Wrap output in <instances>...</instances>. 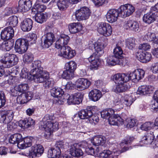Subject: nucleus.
<instances>
[{"instance_id": "nucleus-1", "label": "nucleus", "mask_w": 158, "mask_h": 158, "mask_svg": "<svg viewBox=\"0 0 158 158\" xmlns=\"http://www.w3.org/2000/svg\"><path fill=\"white\" fill-rule=\"evenodd\" d=\"M70 40L68 35L62 34L56 40L55 47L57 49H60L59 55L67 59L73 58L76 55L75 51L67 45Z\"/></svg>"}, {"instance_id": "nucleus-2", "label": "nucleus", "mask_w": 158, "mask_h": 158, "mask_svg": "<svg viewBox=\"0 0 158 158\" xmlns=\"http://www.w3.org/2000/svg\"><path fill=\"white\" fill-rule=\"evenodd\" d=\"M55 119V117L52 114H46L43 118V124L41 125V127L42 130L45 131L44 136L46 139L50 137L53 131L58 129V123L52 122Z\"/></svg>"}, {"instance_id": "nucleus-3", "label": "nucleus", "mask_w": 158, "mask_h": 158, "mask_svg": "<svg viewBox=\"0 0 158 158\" xmlns=\"http://www.w3.org/2000/svg\"><path fill=\"white\" fill-rule=\"evenodd\" d=\"M37 39V36L36 34L30 33L26 39H19L16 40L15 49L16 52L19 54L23 53L28 49V45L35 43Z\"/></svg>"}, {"instance_id": "nucleus-4", "label": "nucleus", "mask_w": 158, "mask_h": 158, "mask_svg": "<svg viewBox=\"0 0 158 158\" xmlns=\"http://www.w3.org/2000/svg\"><path fill=\"white\" fill-rule=\"evenodd\" d=\"M19 59L16 55L6 53L2 57L0 62L2 64L0 65V77H2L4 73V70L3 68H9L16 65L18 63Z\"/></svg>"}, {"instance_id": "nucleus-5", "label": "nucleus", "mask_w": 158, "mask_h": 158, "mask_svg": "<svg viewBox=\"0 0 158 158\" xmlns=\"http://www.w3.org/2000/svg\"><path fill=\"white\" fill-rule=\"evenodd\" d=\"M39 75L40 76L33 79L35 82L37 83H41L44 81L43 85L46 89H49L53 86L54 81L52 79L49 78L48 75L43 74Z\"/></svg>"}, {"instance_id": "nucleus-6", "label": "nucleus", "mask_w": 158, "mask_h": 158, "mask_svg": "<svg viewBox=\"0 0 158 158\" xmlns=\"http://www.w3.org/2000/svg\"><path fill=\"white\" fill-rule=\"evenodd\" d=\"M55 40V37L53 33H47L41 37V45L44 48H48L52 44Z\"/></svg>"}, {"instance_id": "nucleus-7", "label": "nucleus", "mask_w": 158, "mask_h": 158, "mask_svg": "<svg viewBox=\"0 0 158 158\" xmlns=\"http://www.w3.org/2000/svg\"><path fill=\"white\" fill-rule=\"evenodd\" d=\"M55 40V37L53 33H47L41 37V45L44 48H48L52 44Z\"/></svg>"}, {"instance_id": "nucleus-8", "label": "nucleus", "mask_w": 158, "mask_h": 158, "mask_svg": "<svg viewBox=\"0 0 158 158\" xmlns=\"http://www.w3.org/2000/svg\"><path fill=\"white\" fill-rule=\"evenodd\" d=\"M90 13L89 8L86 7H81L75 12L76 19L79 21L86 20L89 17Z\"/></svg>"}, {"instance_id": "nucleus-9", "label": "nucleus", "mask_w": 158, "mask_h": 158, "mask_svg": "<svg viewBox=\"0 0 158 158\" xmlns=\"http://www.w3.org/2000/svg\"><path fill=\"white\" fill-rule=\"evenodd\" d=\"M14 114L12 110L2 111L0 112V122L5 124H9L11 126L13 124L10 122Z\"/></svg>"}, {"instance_id": "nucleus-10", "label": "nucleus", "mask_w": 158, "mask_h": 158, "mask_svg": "<svg viewBox=\"0 0 158 158\" xmlns=\"http://www.w3.org/2000/svg\"><path fill=\"white\" fill-rule=\"evenodd\" d=\"M41 62L39 60L34 61L31 64L33 69L30 71V74L33 76V79L43 74V68L41 67Z\"/></svg>"}, {"instance_id": "nucleus-11", "label": "nucleus", "mask_w": 158, "mask_h": 158, "mask_svg": "<svg viewBox=\"0 0 158 158\" xmlns=\"http://www.w3.org/2000/svg\"><path fill=\"white\" fill-rule=\"evenodd\" d=\"M97 31L100 34L107 37L112 34V28L110 24L102 22L99 24Z\"/></svg>"}, {"instance_id": "nucleus-12", "label": "nucleus", "mask_w": 158, "mask_h": 158, "mask_svg": "<svg viewBox=\"0 0 158 158\" xmlns=\"http://www.w3.org/2000/svg\"><path fill=\"white\" fill-rule=\"evenodd\" d=\"M118 9L120 16L123 18L131 15L135 10L134 6L129 4L121 6Z\"/></svg>"}, {"instance_id": "nucleus-13", "label": "nucleus", "mask_w": 158, "mask_h": 158, "mask_svg": "<svg viewBox=\"0 0 158 158\" xmlns=\"http://www.w3.org/2000/svg\"><path fill=\"white\" fill-rule=\"evenodd\" d=\"M118 16H120L119 9H110L108 11L106 15L107 20L110 23L116 22Z\"/></svg>"}, {"instance_id": "nucleus-14", "label": "nucleus", "mask_w": 158, "mask_h": 158, "mask_svg": "<svg viewBox=\"0 0 158 158\" xmlns=\"http://www.w3.org/2000/svg\"><path fill=\"white\" fill-rule=\"evenodd\" d=\"M44 148L40 144H36L32 146L29 151L28 156L32 158L35 156L39 157L43 153Z\"/></svg>"}, {"instance_id": "nucleus-15", "label": "nucleus", "mask_w": 158, "mask_h": 158, "mask_svg": "<svg viewBox=\"0 0 158 158\" xmlns=\"http://www.w3.org/2000/svg\"><path fill=\"white\" fill-rule=\"evenodd\" d=\"M33 93L31 91L21 93L18 96L17 100L20 104H24L33 98Z\"/></svg>"}, {"instance_id": "nucleus-16", "label": "nucleus", "mask_w": 158, "mask_h": 158, "mask_svg": "<svg viewBox=\"0 0 158 158\" xmlns=\"http://www.w3.org/2000/svg\"><path fill=\"white\" fill-rule=\"evenodd\" d=\"M114 80L116 84L127 83L130 80L129 74L118 73L113 77Z\"/></svg>"}, {"instance_id": "nucleus-17", "label": "nucleus", "mask_w": 158, "mask_h": 158, "mask_svg": "<svg viewBox=\"0 0 158 158\" xmlns=\"http://www.w3.org/2000/svg\"><path fill=\"white\" fill-rule=\"evenodd\" d=\"M14 36V31L13 28L10 27H5L1 31V37L2 39L9 40L12 39Z\"/></svg>"}, {"instance_id": "nucleus-18", "label": "nucleus", "mask_w": 158, "mask_h": 158, "mask_svg": "<svg viewBox=\"0 0 158 158\" xmlns=\"http://www.w3.org/2000/svg\"><path fill=\"white\" fill-rule=\"evenodd\" d=\"M91 82L87 79H78L76 82L75 85L78 90H82L89 87Z\"/></svg>"}, {"instance_id": "nucleus-19", "label": "nucleus", "mask_w": 158, "mask_h": 158, "mask_svg": "<svg viewBox=\"0 0 158 158\" xmlns=\"http://www.w3.org/2000/svg\"><path fill=\"white\" fill-rule=\"evenodd\" d=\"M94 112L93 106H88L86 109L82 110L78 113V116L81 119H89Z\"/></svg>"}, {"instance_id": "nucleus-20", "label": "nucleus", "mask_w": 158, "mask_h": 158, "mask_svg": "<svg viewBox=\"0 0 158 158\" xmlns=\"http://www.w3.org/2000/svg\"><path fill=\"white\" fill-rule=\"evenodd\" d=\"M108 122L111 125L119 126L124 124V120L120 115L114 113L109 118Z\"/></svg>"}, {"instance_id": "nucleus-21", "label": "nucleus", "mask_w": 158, "mask_h": 158, "mask_svg": "<svg viewBox=\"0 0 158 158\" xmlns=\"http://www.w3.org/2000/svg\"><path fill=\"white\" fill-rule=\"evenodd\" d=\"M154 132L152 131L145 132L142 136L140 141V143L145 144H150L155 138Z\"/></svg>"}, {"instance_id": "nucleus-22", "label": "nucleus", "mask_w": 158, "mask_h": 158, "mask_svg": "<svg viewBox=\"0 0 158 158\" xmlns=\"http://www.w3.org/2000/svg\"><path fill=\"white\" fill-rule=\"evenodd\" d=\"M130 87V85L127 83L116 84L113 86L112 90L118 94L127 91Z\"/></svg>"}, {"instance_id": "nucleus-23", "label": "nucleus", "mask_w": 158, "mask_h": 158, "mask_svg": "<svg viewBox=\"0 0 158 158\" xmlns=\"http://www.w3.org/2000/svg\"><path fill=\"white\" fill-rule=\"evenodd\" d=\"M83 95L80 92L75 93L70 95L69 105L79 104L82 102Z\"/></svg>"}, {"instance_id": "nucleus-24", "label": "nucleus", "mask_w": 158, "mask_h": 158, "mask_svg": "<svg viewBox=\"0 0 158 158\" xmlns=\"http://www.w3.org/2000/svg\"><path fill=\"white\" fill-rule=\"evenodd\" d=\"M154 89L152 85H143L139 86L136 92L137 94L140 95L149 94L152 93Z\"/></svg>"}, {"instance_id": "nucleus-25", "label": "nucleus", "mask_w": 158, "mask_h": 158, "mask_svg": "<svg viewBox=\"0 0 158 158\" xmlns=\"http://www.w3.org/2000/svg\"><path fill=\"white\" fill-rule=\"evenodd\" d=\"M145 72L141 69H138L129 74L130 80H135L137 81L142 79L144 77Z\"/></svg>"}, {"instance_id": "nucleus-26", "label": "nucleus", "mask_w": 158, "mask_h": 158, "mask_svg": "<svg viewBox=\"0 0 158 158\" xmlns=\"http://www.w3.org/2000/svg\"><path fill=\"white\" fill-rule=\"evenodd\" d=\"M32 6L31 2L30 0H20L19 2L18 9L21 12L28 11Z\"/></svg>"}, {"instance_id": "nucleus-27", "label": "nucleus", "mask_w": 158, "mask_h": 158, "mask_svg": "<svg viewBox=\"0 0 158 158\" xmlns=\"http://www.w3.org/2000/svg\"><path fill=\"white\" fill-rule=\"evenodd\" d=\"M136 56L137 59L143 63L149 62L152 58L151 53L147 52H138Z\"/></svg>"}, {"instance_id": "nucleus-28", "label": "nucleus", "mask_w": 158, "mask_h": 158, "mask_svg": "<svg viewBox=\"0 0 158 158\" xmlns=\"http://www.w3.org/2000/svg\"><path fill=\"white\" fill-rule=\"evenodd\" d=\"M33 139V137L31 136H27L23 138L22 137L21 141L19 143L18 148L23 149L31 146Z\"/></svg>"}, {"instance_id": "nucleus-29", "label": "nucleus", "mask_w": 158, "mask_h": 158, "mask_svg": "<svg viewBox=\"0 0 158 158\" xmlns=\"http://www.w3.org/2000/svg\"><path fill=\"white\" fill-rule=\"evenodd\" d=\"M102 96L101 92L96 89L92 90L89 94V99L94 102L98 101Z\"/></svg>"}, {"instance_id": "nucleus-30", "label": "nucleus", "mask_w": 158, "mask_h": 158, "mask_svg": "<svg viewBox=\"0 0 158 158\" xmlns=\"http://www.w3.org/2000/svg\"><path fill=\"white\" fill-rule=\"evenodd\" d=\"M69 152L71 156L75 157H80L83 154L82 150L76 143L71 145L69 149Z\"/></svg>"}, {"instance_id": "nucleus-31", "label": "nucleus", "mask_w": 158, "mask_h": 158, "mask_svg": "<svg viewBox=\"0 0 158 158\" xmlns=\"http://www.w3.org/2000/svg\"><path fill=\"white\" fill-rule=\"evenodd\" d=\"M15 41L14 39L6 40L2 42L0 48L5 51H9L14 47Z\"/></svg>"}, {"instance_id": "nucleus-32", "label": "nucleus", "mask_w": 158, "mask_h": 158, "mask_svg": "<svg viewBox=\"0 0 158 158\" xmlns=\"http://www.w3.org/2000/svg\"><path fill=\"white\" fill-rule=\"evenodd\" d=\"M35 124V121L30 117L26 118L19 122V126L23 129L28 128Z\"/></svg>"}, {"instance_id": "nucleus-33", "label": "nucleus", "mask_w": 158, "mask_h": 158, "mask_svg": "<svg viewBox=\"0 0 158 158\" xmlns=\"http://www.w3.org/2000/svg\"><path fill=\"white\" fill-rule=\"evenodd\" d=\"M124 27L127 30H129L134 31H138L139 25L138 23L136 21L128 20L124 25Z\"/></svg>"}, {"instance_id": "nucleus-34", "label": "nucleus", "mask_w": 158, "mask_h": 158, "mask_svg": "<svg viewBox=\"0 0 158 158\" xmlns=\"http://www.w3.org/2000/svg\"><path fill=\"white\" fill-rule=\"evenodd\" d=\"M33 21L30 19L27 18L24 20L21 24V27L23 31H29L32 29Z\"/></svg>"}, {"instance_id": "nucleus-35", "label": "nucleus", "mask_w": 158, "mask_h": 158, "mask_svg": "<svg viewBox=\"0 0 158 158\" xmlns=\"http://www.w3.org/2000/svg\"><path fill=\"white\" fill-rule=\"evenodd\" d=\"M144 38L147 41L152 42V45H153V47H157L158 37H156L154 33L148 32L145 35Z\"/></svg>"}, {"instance_id": "nucleus-36", "label": "nucleus", "mask_w": 158, "mask_h": 158, "mask_svg": "<svg viewBox=\"0 0 158 158\" xmlns=\"http://www.w3.org/2000/svg\"><path fill=\"white\" fill-rule=\"evenodd\" d=\"M49 158H62L61 149L57 148H52L48 152Z\"/></svg>"}, {"instance_id": "nucleus-37", "label": "nucleus", "mask_w": 158, "mask_h": 158, "mask_svg": "<svg viewBox=\"0 0 158 158\" xmlns=\"http://www.w3.org/2000/svg\"><path fill=\"white\" fill-rule=\"evenodd\" d=\"M88 60L90 63V69L92 70L97 69L100 65V60L98 58H96L94 55H91L88 58Z\"/></svg>"}, {"instance_id": "nucleus-38", "label": "nucleus", "mask_w": 158, "mask_h": 158, "mask_svg": "<svg viewBox=\"0 0 158 158\" xmlns=\"http://www.w3.org/2000/svg\"><path fill=\"white\" fill-rule=\"evenodd\" d=\"M104 44L102 42H98L95 47L94 52L92 55L97 56V57L101 56L104 53Z\"/></svg>"}, {"instance_id": "nucleus-39", "label": "nucleus", "mask_w": 158, "mask_h": 158, "mask_svg": "<svg viewBox=\"0 0 158 158\" xmlns=\"http://www.w3.org/2000/svg\"><path fill=\"white\" fill-rule=\"evenodd\" d=\"M82 28V24L80 23H73L69 24V29L71 33L75 34L80 32Z\"/></svg>"}, {"instance_id": "nucleus-40", "label": "nucleus", "mask_w": 158, "mask_h": 158, "mask_svg": "<svg viewBox=\"0 0 158 158\" xmlns=\"http://www.w3.org/2000/svg\"><path fill=\"white\" fill-rule=\"evenodd\" d=\"M106 64L109 66H113L119 63L120 60L113 55L109 56L106 58Z\"/></svg>"}, {"instance_id": "nucleus-41", "label": "nucleus", "mask_w": 158, "mask_h": 158, "mask_svg": "<svg viewBox=\"0 0 158 158\" xmlns=\"http://www.w3.org/2000/svg\"><path fill=\"white\" fill-rule=\"evenodd\" d=\"M115 113V110L112 108H109L104 110L101 112V117L104 119L109 120L110 117Z\"/></svg>"}, {"instance_id": "nucleus-42", "label": "nucleus", "mask_w": 158, "mask_h": 158, "mask_svg": "<svg viewBox=\"0 0 158 158\" xmlns=\"http://www.w3.org/2000/svg\"><path fill=\"white\" fill-rule=\"evenodd\" d=\"M22 136L20 134L18 133L11 135L9 139V142L10 143L13 144H17L18 147V144L21 141Z\"/></svg>"}, {"instance_id": "nucleus-43", "label": "nucleus", "mask_w": 158, "mask_h": 158, "mask_svg": "<svg viewBox=\"0 0 158 158\" xmlns=\"http://www.w3.org/2000/svg\"><path fill=\"white\" fill-rule=\"evenodd\" d=\"M51 95L55 98L61 97L64 93V91L60 88L55 87L51 90Z\"/></svg>"}, {"instance_id": "nucleus-44", "label": "nucleus", "mask_w": 158, "mask_h": 158, "mask_svg": "<svg viewBox=\"0 0 158 158\" xmlns=\"http://www.w3.org/2000/svg\"><path fill=\"white\" fill-rule=\"evenodd\" d=\"M135 100L132 95H126L124 97H122V101L123 104L127 106H130Z\"/></svg>"}, {"instance_id": "nucleus-45", "label": "nucleus", "mask_w": 158, "mask_h": 158, "mask_svg": "<svg viewBox=\"0 0 158 158\" xmlns=\"http://www.w3.org/2000/svg\"><path fill=\"white\" fill-rule=\"evenodd\" d=\"M18 19L17 16H12L9 17L6 20L7 25L12 27H15L18 23Z\"/></svg>"}, {"instance_id": "nucleus-46", "label": "nucleus", "mask_w": 158, "mask_h": 158, "mask_svg": "<svg viewBox=\"0 0 158 158\" xmlns=\"http://www.w3.org/2000/svg\"><path fill=\"white\" fill-rule=\"evenodd\" d=\"M134 138L132 137L128 136L126 137L125 139L121 142L120 145V146L122 147H123V149L125 151L128 150V147L126 146L127 145L130 144L132 142V141L134 140Z\"/></svg>"}, {"instance_id": "nucleus-47", "label": "nucleus", "mask_w": 158, "mask_h": 158, "mask_svg": "<svg viewBox=\"0 0 158 158\" xmlns=\"http://www.w3.org/2000/svg\"><path fill=\"white\" fill-rule=\"evenodd\" d=\"M156 19L150 13H147L144 14L143 17V21L145 23L148 24L151 23L155 21Z\"/></svg>"}, {"instance_id": "nucleus-48", "label": "nucleus", "mask_w": 158, "mask_h": 158, "mask_svg": "<svg viewBox=\"0 0 158 158\" xmlns=\"http://www.w3.org/2000/svg\"><path fill=\"white\" fill-rule=\"evenodd\" d=\"M27 69L26 68H23L22 69L20 73L21 77L23 78H27L31 81L34 80L33 76L30 74V72L29 73Z\"/></svg>"}, {"instance_id": "nucleus-49", "label": "nucleus", "mask_w": 158, "mask_h": 158, "mask_svg": "<svg viewBox=\"0 0 158 158\" xmlns=\"http://www.w3.org/2000/svg\"><path fill=\"white\" fill-rule=\"evenodd\" d=\"M114 56L116 57L119 60L123 57V52L122 48L119 46L116 45L113 50Z\"/></svg>"}, {"instance_id": "nucleus-50", "label": "nucleus", "mask_w": 158, "mask_h": 158, "mask_svg": "<svg viewBox=\"0 0 158 158\" xmlns=\"http://www.w3.org/2000/svg\"><path fill=\"white\" fill-rule=\"evenodd\" d=\"M102 136V135H98L94 137L93 140L91 141L94 146L97 147L104 143V140Z\"/></svg>"}, {"instance_id": "nucleus-51", "label": "nucleus", "mask_w": 158, "mask_h": 158, "mask_svg": "<svg viewBox=\"0 0 158 158\" xmlns=\"http://www.w3.org/2000/svg\"><path fill=\"white\" fill-rule=\"evenodd\" d=\"M68 1L67 0H59L57 3L58 9L61 11L65 10L68 6Z\"/></svg>"}, {"instance_id": "nucleus-52", "label": "nucleus", "mask_w": 158, "mask_h": 158, "mask_svg": "<svg viewBox=\"0 0 158 158\" xmlns=\"http://www.w3.org/2000/svg\"><path fill=\"white\" fill-rule=\"evenodd\" d=\"M35 21L42 23L46 21V17L45 14L41 13H36L35 17Z\"/></svg>"}, {"instance_id": "nucleus-53", "label": "nucleus", "mask_w": 158, "mask_h": 158, "mask_svg": "<svg viewBox=\"0 0 158 158\" xmlns=\"http://www.w3.org/2000/svg\"><path fill=\"white\" fill-rule=\"evenodd\" d=\"M46 9V6L44 5L36 3L34 7L32 8V10L35 12L36 10L37 13H40L43 12Z\"/></svg>"}, {"instance_id": "nucleus-54", "label": "nucleus", "mask_w": 158, "mask_h": 158, "mask_svg": "<svg viewBox=\"0 0 158 158\" xmlns=\"http://www.w3.org/2000/svg\"><path fill=\"white\" fill-rule=\"evenodd\" d=\"M77 64L75 61H71L66 63L65 66L66 69L74 73L77 68Z\"/></svg>"}, {"instance_id": "nucleus-55", "label": "nucleus", "mask_w": 158, "mask_h": 158, "mask_svg": "<svg viewBox=\"0 0 158 158\" xmlns=\"http://www.w3.org/2000/svg\"><path fill=\"white\" fill-rule=\"evenodd\" d=\"M153 98L156 102L152 105V109L155 112L158 111V90H156L154 94Z\"/></svg>"}, {"instance_id": "nucleus-56", "label": "nucleus", "mask_w": 158, "mask_h": 158, "mask_svg": "<svg viewBox=\"0 0 158 158\" xmlns=\"http://www.w3.org/2000/svg\"><path fill=\"white\" fill-rule=\"evenodd\" d=\"M34 55L31 53H27L25 54L23 56V61L26 63H30L34 60Z\"/></svg>"}, {"instance_id": "nucleus-57", "label": "nucleus", "mask_w": 158, "mask_h": 158, "mask_svg": "<svg viewBox=\"0 0 158 158\" xmlns=\"http://www.w3.org/2000/svg\"><path fill=\"white\" fill-rule=\"evenodd\" d=\"M74 75V73L67 69L63 72L61 75L62 77L67 80H70L72 79Z\"/></svg>"}, {"instance_id": "nucleus-58", "label": "nucleus", "mask_w": 158, "mask_h": 158, "mask_svg": "<svg viewBox=\"0 0 158 158\" xmlns=\"http://www.w3.org/2000/svg\"><path fill=\"white\" fill-rule=\"evenodd\" d=\"M126 46L129 49L133 50L135 47V39L132 38L127 39L126 41Z\"/></svg>"}, {"instance_id": "nucleus-59", "label": "nucleus", "mask_w": 158, "mask_h": 158, "mask_svg": "<svg viewBox=\"0 0 158 158\" xmlns=\"http://www.w3.org/2000/svg\"><path fill=\"white\" fill-rule=\"evenodd\" d=\"M29 88L28 85L26 83H22L16 86V89L19 91L20 93H24Z\"/></svg>"}, {"instance_id": "nucleus-60", "label": "nucleus", "mask_w": 158, "mask_h": 158, "mask_svg": "<svg viewBox=\"0 0 158 158\" xmlns=\"http://www.w3.org/2000/svg\"><path fill=\"white\" fill-rule=\"evenodd\" d=\"M156 19H158V4L157 3L155 6L151 8L150 11L149 12Z\"/></svg>"}, {"instance_id": "nucleus-61", "label": "nucleus", "mask_w": 158, "mask_h": 158, "mask_svg": "<svg viewBox=\"0 0 158 158\" xmlns=\"http://www.w3.org/2000/svg\"><path fill=\"white\" fill-rule=\"evenodd\" d=\"M88 120L92 124H96L99 121V119L97 114H93H93L89 117Z\"/></svg>"}, {"instance_id": "nucleus-62", "label": "nucleus", "mask_w": 158, "mask_h": 158, "mask_svg": "<svg viewBox=\"0 0 158 158\" xmlns=\"http://www.w3.org/2000/svg\"><path fill=\"white\" fill-rule=\"evenodd\" d=\"M153 123L151 122H146L141 125L140 128L143 130L146 131L150 130L152 127Z\"/></svg>"}, {"instance_id": "nucleus-63", "label": "nucleus", "mask_w": 158, "mask_h": 158, "mask_svg": "<svg viewBox=\"0 0 158 158\" xmlns=\"http://www.w3.org/2000/svg\"><path fill=\"white\" fill-rule=\"evenodd\" d=\"M113 102L115 106H116V108L117 109V110L123 108V103L122 101V98L119 100L118 98H117Z\"/></svg>"}, {"instance_id": "nucleus-64", "label": "nucleus", "mask_w": 158, "mask_h": 158, "mask_svg": "<svg viewBox=\"0 0 158 158\" xmlns=\"http://www.w3.org/2000/svg\"><path fill=\"white\" fill-rule=\"evenodd\" d=\"M96 6L98 7L107 2V0H92Z\"/></svg>"}]
</instances>
